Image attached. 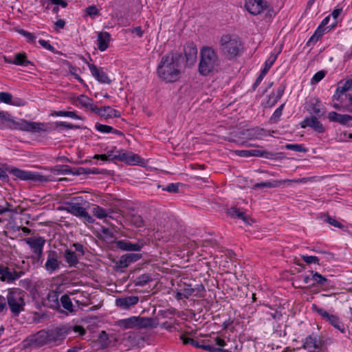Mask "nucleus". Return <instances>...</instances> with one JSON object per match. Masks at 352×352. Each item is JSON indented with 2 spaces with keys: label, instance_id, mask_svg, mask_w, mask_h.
<instances>
[{
  "label": "nucleus",
  "instance_id": "11",
  "mask_svg": "<svg viewBox=\"0 0 352 352\" xmlns=\"http://www.w3.org/2000/svg\"><path fill=\"white\" fill-rule=\"evenodd\" d=\"M50 334V341L51 344H58L64 339L66 336L69 333V328L67 325H61L55 328L48 329Z\"/></svg>",
  "mask_w": 352,
  "mask_h": 352
},
{
  "label": "nucleus",
  "instance_id": "6",
  "mask_svg": "<svg viewBox=\"0 0 352 352\" xmlns=\"http://www.w3.org/2000/svg\"><path fill=\"white\" fill-rule=\"evenodd\" d=\"M65 210L83 220L85 223H94V219L86 211V209L83 208L80 204L68 202L66 204Z\"/></svg>",
  "mask_w": 352,
  "mask_h": 352
},
{
  "label": "nucleus",
  "instance_id": "41",
  "mask_svg": "<svg viewBox=\"0 0 352 352\" xmlns=\"http://www.w3.org/2000/svg\"><path fill=\"white\" fill-rule=\"evenodd\" d=\"M130 222L136 228H141L144 226L142 217L139 214H131L130 217Z\"/></svg>",
  "mask_w": 352,
  "mask_h": 352
},
{
  "label": "nucleus",
  "instance_id": "16",
  "mask_svg": "<svg viewBox=\"0 0 352 352\" xmlns=\"http://www.w3.org/2000/svg\"><path fill=\"white\" fill-rule=\"evenodd\" d=\"M303 346L309 352H316L321 350L322 342L318 339L317 336L310 335L305 338Z\"/></svg>",
  "mask_w": 352,
  "mask_h": 352
},
{
  "label": "nucleus",
  "instance_id": "3",
  "mask_svg": "<svg viewBox=\"0 0 352 352\" xmlns=\"http://www.w3.org/2000/svg\"><path fill=\"white\" fill-rule=\"evenodd\" d=\"M26 293L20 288H10L8 289L6 301L8 306L14 316H19L25 311Z\"/></svg>",
  "mask_w": 352,
  "mask_h": 352
},
{
  "label": "nucleus",
  "instance_id": "29",
  "mask_svg": "<svg viewBox=\"0 0 352 352\" xmlns=\"http://www.w3.org/2000/svg\"><path fill=\"white\" fill-rule=\"evenodd\" d=\"M91 212L94 217L100 219H102L106 217H109L111 219L113 218V215H111V212L109 208H103L97 205H95L93 207Z\"/></svg>",
  "mask_w": 352,
  "mask_h": 352
},
{
  "label": "nucleus",
  "instance_id": "35",
  "mask_svg": "<svg viewBox=\"0 0 352 352\" xmlns=\"http://www.w3.org/2000/svg\"><path fill=\"white\" fill-rule=\"evenodd\" d=\"M327 321L336 329L339 330L342 333L346 332V328L344 323L336 315H331Z\"/></svg>",
  "mask_w": 352,
  "mask_h": 352
},
{
  "label": "nucleus",
  "instance_id": "19",
  "mask_svg": "<svg viewBox=\"0 0 352 352\" xmlns=\"http://www.w3.org/2000/svg\"><path fill=\"white\" fill-rule=\"evenodd\" d=\"M184 51L186 58V64L192 65L197 59V47L193 43H188L184 45Z\"/></svg>",
  "mask_w": 352,
  "mask_h": 352
},
{
  "label": "nucleus",
  "instance_id": "26",
  "mask_svg": "<svg viewBox=\"0 0 352 352\" xmlns=\"http://www.w3.org/2000/svg\"><path fill=\"white\" fill-rule=\"evenodd\" d=\"M111 35L107 32H100L98 34V48L100 51L103 52L109 47Z\"/></svg>",
  "mask_w": 352,
  "mask_h": 352
},
{
  "label": "nucleus",
  "instance_id": "46",
  "mask_svg": "<svg viewBox=\"0 0 352 352\" xmlns=\"http://www.w3.org/2000/svg\"><path fill=\"white\" fill-rule=\"evenodd\" d=\"M179 183H170V184H168L165 187H162V186L160 185H158V188H162L163 190H166L168 192H173V193H176L179 191Z\"/></svg>",
  "mask_w": 352,
  "mask_h": 352
},
{
  "label": "nucleus",
  "instance_id": "9",
  "mask_svg": "<svg viewBox=\"0 0 352 352\" xmlns=\"http://www.w3.org/2000/svg\"><path fill=\"white\" fill-rule=\"evenodd\" d=\"M24 241L34 254V256L32 257L37 261H40L42 258L43 250L45 243V239L41 236L29 237L24 239Z\"/></svg>",
  "mask_w": 352,
  "mask_h": 352
},
{
  "label": "nucleus",
  "instance_id": "22",
  "mask_svg": "<svg viewBox=\"0 0 352 352\" xmlns=\"http://www.w3.org/2000/svg\"><path fill=\"white\" fill-rule=\"evenodd\" d=\"M117 247L124 251H140L143 245V243H133L129 241L120 240L116 242Z\"/></svg>",
  "mask_w": 352,
  "mask_h": 352
},
{
  "label": "nucleus",
  "instance_id": "7",
  "mask_svg": "<svg viewBox=\"0 0 352 352\" xmlns=\"http://www.w3.org/2000/svg\"><path fill=\"white\" fill-rule=\"evenodd\" d=\"M8 170L16 177L24 181L31 180L40 182H46L50 181V179L47 177L35 172L23 170L16 168L8 169Z\"/></svg>",
  "mask_w": 352,
  "mask_h": 352
},
{
  "label": "nucleus",
  "instance_id": "56",
  "mask_svg": "<svg viewBox=\"0 0 352 352\" xmlns=\"http://www.w3.org/2000/svg\"><path fill=\"white\" fill-rule=\"evenodd\" d=\"M301 258L307 264L316 263L318 265H320V260L316 256L302 255Z\"/></svg>",
  "mask_w": 352,
  "mask_h": 352
},
{
  "label": "nucleus",
  "instance_id": "53",
  "mask_svg": "<svg viewBox=\"0 0 352 352\" xmlns=\"http://www.w3.org/2000/svg\"><path fill=\"white\" fill-rule=\"evenodd\" d=\"M326 72L321 70L316 72L311 80V83L312 85L316 84L319 82L325 76Z\"/></svg>",
  "mask_w": 352,
  "mask_h": 352
},
{
  "label": "nucleus",
  "instance_id": "40",
  "mask_svg": "<svg viewBox=\"0 0 352 352\" xmlns=\"http://www.w3.org/2000/svg\"><path fill=\"white\" fill-rule=\"evenodd\" d=\"M312 110L314 113L319 117L324 116L325 113L322 104L318 100H316L315 103H312Z\"/></svg>",
  "mask_w": 352,
  "mask_h": 352
},
{
  "label": "nucleus",
  "instance_id": "25",
  "mask_svg": "<svg viewBox=\"0 0 352 352\" xmlns=\"http://www.w3.org/2000/svg\"><path fill=\"white\" fill-rule=\"evenodd\" d=\"M63 257L69 267H75L79 263L77 254L70 249L67 248L64 251Z\"/></svg>",
  "mask_w": 352,
  "mask_h": 352
},
{
  "label": "nucleus",
  "instance_id": "2",
  "mask_svg": "<svg viewBox=\"0 0 352 352\" xmlns=\"http://www.w3.org/2000/svg\"><path fill=\"white\" fill-rule=\"evenodd\" d=\"M0 119L2 123L11 130H20L26 132L46 131L47 129L41 128L43 123L29 122L23 119H14L8 112L0 111Z\"/></svg>",
  "mask_w": 352,
  "mask_h": 352
},
{
  "label": "nucleus",
  "instance_id": "55",
  "mask_svg": "<svg viewBox=\"0 0 352 352\" xmlns=\"http://www.w3.org/2000/svg\"><path fill=\"white\" fill-rule=\"evenodd\" d=\"M312 308L314 311H316L320 316L322 317L326 321L330 318L331 314H329L326 310L322 308H319L316 305H314Z\"/></svg>",
  "mask_w": 352,
  "mask_h": 352
},
{
  "label": "nucleus",
  "instance_id": "20",
  "mask_svg": "<svg viewBox=\"0 0 352 352\" xmlns=\"http://www.w3.org/2000/svg\"><path fill=\"white\" fill-rule=\"evenodd\" d=\"M32 341L38 346L51 344V342L50 341V334L48 330L43 329L39 331L34 335Z\"/></svg>",
  "mask_w": 352,
  "mask_h": 352
},
{
  "label": "nucleus",
  "instance_id": "64",
  "mask_svg": "<svg viewBox=\"0 0 352 352\" xmlns=\"http://www.w3.org/2000/svg\"><path fill=\"white\" fill-rule=\"evenodd\" d=\"M284 106L285 104H282L275 110L272 115V119L276 120L281 116Z\"/></svg>",
  "mask_w": 352,
  "mask_h": 352
},
{
  "label": "nucleus",
  "instance_id": "1",
  "mask_svg": "<svg viewBox=\"0 0 352 352\" xmlns=\"http://www.w3.org/2000/svg\"><path fill=\"white\" fill-rule=\"evenodd\" d=\"M183 56L180 52L170 51L164 55L157 67V76L165 83H173L182 76Z\"/></svg>",
  "mask_w": 352,
  "mask_h": 352
},
{
  "label": "nucleus",
  "instance_id": "18",
  "mask_svg": "<svg viewBox=\"0 0 352 352\" xmlns=\"http://www.w3.org/2000/svg\"><path fill=\"white\" fill-rule=\"evenodd\" d=\"M43 305L48 308L59 310L60 300L58 298V294L54 291L50 292L45 300L43 302Z\"/></svg>",
  "mask_w": 352,
  "mask_h": 352
},
{
  "label": "nucleus",
  "instance_id": "42",
  "mask_svg": "<svg viewBox=\"0 0 352 352\" xmlns=\"http://www.w3.org/2000/svg\"><path fill=\"white\" fill-rule=\"evenodd\" d=\"M285 148L287 150H292L295 152H299V153L307 152V149L306 148H305L302 144H287L285 146Z\"/></svg>",
  "mask_w": 352,
  "mask_h": 352
},
{
  "label": "nucleus",
  "instance_id": "38",
  "mask_svg": "<svg viewBox=\"0 0 352 352\" xmlns=\"http://www.w3.org/2000/svg\"><path fill=\"white\" fill-rule=\"evenodd\" d=\"M62 307L69 313L74 311V306L71 299L67 294L63 295L60 298Z\"/></svg>",
  "mask_w": 352,
  "mask_h": 352
},
{
  "label": "nucleus",
  "instance_id": "28",
  "mask_svg": "<svg viewBox=\"0 0 352 352\" xmlns=\"http://www.w3.org/2000/svg\"><path fill=\"white\" fill-rule=\"evenodd\" d=\"M287 182V181H283L282 179V180H271V181H267V182H260V183L255 184L253 186L252 188L254 190H256V189L262 188H277L282 185H285Z\"/></svg>",
  "mask_w": 352,
  "mask_h": 352
},
{
  "label": "nucleus",
  "instance_id": "31",
  "mask_svg": "<svg viewBox=\"0 0 352 352\" xmlns=\"http://www.w3.org/2000/svg\"><path fill=\"white\" fill-rule=\"evenodd\" d=\"M53 130H68V129H82L79 125L72 124L71 123L67 122H56L51 124L50 128ZM84 129H87L86 127L83 128Z\"/></svg>",
  "mask_w": 352,
  "mask_h": 352
},
{
  "label": "nucleus",
  "instance_id": "51",
  "mask_svg": "<svg viewBox=\"0 0 352 352\" xmlns=\"http://www.w3.org/2000/svg\"><path fill=\"white\" fill-rule=\"evenodd\" d=\"M312 274V280H314L317 284L323 285L325 282H327V278L322 276L320 274L311 271Z\"/></svg>",
  "mask_w": 352,
  "mask_h": 352
},
{
  "label": "nucleus",
  "instance_id": "63",
  "mask_svg": "<svg viewBox=\"0 0 352 352\" xmlns=\"http://www.w3.org/2000/svg\"><path fill=\"white\" fill-rule=\"evenodd\" d=\"M38 43L45 49H46L50 52H54L55 48L49 43V41L43 40V39H40L38 41Z\"/></svg>",
  "mask_w": 352,
  "mask_h": 352
},
{
  "label": "nucleus",
  "instance_id": "54",
  "mask_svg": "<svg viewBox=\"0 0 352 352\" xmlns=\"http://www.w3.org/2000/svg\"><path fill=\"white\" fill-rule=\"evenodd\" d=\"M324 221L336 228H344V226L340 222H339L338 221L336 220L335 219L329 217V215L324 216Z\"/></svg>",
  "mask_w": 352,
  "mask_h": 352
},
{
  "label": "nucleus",
  "instance_id": "32",
  "mask_svg": "<svg viewBox=\"0 0 352 352\" xmlns=\"http://www.w3.org/2000/svg\"><path fill=\"white\" fill-rule=\"evenodd\" d=\"M228 214L232 217H238L241 219L246 224L250 225L252 221L243 211H241L236 207H232L228 210Z\"/></svg>",
  "mask_w": 352,
  "mask_h": 352
},
{
  "label": "nucleus",
  "instance_id": "13",
  "mask_svg": "<svg viewBox=\"0 0 352 352\" xmlns=\"http://www.w3.org/2000/svg\"><path fill=\"white\" fill-rule=\"evenodd\" d=\"M245 8L250 14L257 15L267 8V3L263 0H248Z\"/></svg>",
  "mask_w": 352,
  "mask_h": 352
},
{
  "label": "nucleus",
  "instance_id": "39",
  "mask_svg": "<svg viewBox=\"0 0 352 352\" xmlns=\"http://www.w3.org/2000/svg\"><path fill=\"white\" fill-rule=\"evenodd\" d=\"M152 280L153 278L151 274H144L134 280V284L135 286H144Z\"/></svg>",
  "mask_w": 352,
  "mask_h": 352
},
{
  "label": "nucleus",
  "instance_id": "62",
  "mask_svg": "<svg viewBox=\"0 0 352 352\" xmlns=\"http://www.w3.org/2000/svg\"><path fill=\"white\" fill-rule=\"evenodd\" d=\"M199 349H202L210 352H221V351H223L221 348H216L209 344H200Z\"/></svg>",
  "mask_w": 352,
  "mask_h": 352
},
{
  "label": "nucleus",
  "instance_id": "43",
  "mask_svg": "<svg viewBox=\"0 0 352 352\" xmlns=\"http://www.w3.org/2000/svg\"><path fill=\"white\" fill-rule=\"evenodd\" d=\"M94 128L99 132H120L117 129H113L111 126L100 123H96Z\"/></svg>",
  "mask_w": 352,
  "mask_h": 352
},
{
  "label": "nucleus",
  "instance_id": "45",
  "mask_svg": "<svg viewBox=\"0 0 352 352\" xmlns=\"http://www.w3.org/2000/svg\"><path fill=\"white\" fill-rule=\"evenodd\" d=\"M138 319L139 320L138 322L137 327L144 328L152 327V318L138 317Z\"/></svg>",
  "mask_w": 352,
  "mask_h": 352
},
{
  "label": "nucleus",
  "instance_id": "10",
  "mask_svg": "<svg viewBox=\"0 0 352 352\" xmlns=\"http://www.w3.org/2000/svg\"><path fill=\"white\" fill-rule=\"evenodd\" d=\"M118 156V157H117V161L124 162L129 166L139 165L144 166L145 165L144 160L142 159L138 154H135L132 152H126L120 149L119 150Z\"/></svg>",
  "mask_w": 352,
  "mask_h": 352
},
{
  "label": "nucleus",
  "instance_id": "58",
  "mask_svg": "<svg viewBox=\"0 0 352 352\" xmlns=\"http://www.w3.org/2000/svg\"><path fill=\"white\" fill-rule=\"evenodd\" d=\"M54 170L60 175H69L73 173V170L67 165L62 166L60 168H56Z\"/></svg>",
  "mask_w": 352,
  "mask_h": 352
},
{
  "label": "nucleus",
  "instance_id": "48",
  "mask_svg": "<svg viewBox=\"0 0 352 352\" xmlns=\"http://www.w3.org/2000/svg\"><path fill=\"white\" fill-rule=\"evenodd\" d=\"M180 339L184 344H190L196 348H199L200 344L199 342L191 338H188L185 335H182L180 336Z\"/></svg>",
  "mask_w": 352,
  "mask_h": 352
},
{
  "label": "nucleus",
  "instance_id": "4",
  "mask_svg": "<svg viewBox=\"0 0 352 352\" xmlns=\"http://www.w3.org/2000/svg\"><path fill=\"white\" fill-rule=\"evenodd\" d=\"M217 65V56L210 47H203L200 52L199 72L201 76H206L212 72Z\"/></svg>",
  "mask_w": 352,
  "mask_h": 352
},
{
  "label": "nucleus",
  "instance_id": "33",
  "mask_svg": "<svg viewBox=\"0 0 352 352\" xmlns=\"http://www.w3.org/2000/svg\"><path fill=\"white\" fill-rule=\"evenodd\" d=\"M76 102H78L82 107L90 110L91 112L93 111V109L96 107L93 103V100L83 94L77 97Z\"/></svg>",
  "mask_w": 352,
  "mask_h": 352
},
{
  "label": "nucleus",
  "instance_id": "21",
  "mask_svg": "<svg viewBox=\"0 0 352 352\" xmlns=\"http://www.w3.org/2000/svg\"><path fill=\"white\" fill-rule=\"evenodd\" d=\"M92 112L105 119L118 116V111L109 106H104L100 108L96 106L94 109H93Z\"/></svg>",
  "mask_w": 352,
  "mask_h": 352
},
{
  "label": "nucleus",
  "instance_id": "60",
  "mask_svg": "<svg viewBox=\"0 0 352 352\" xmlns=\"http://www.w3.org/2000/svg\"><path fill=\"white\" fill-rule=\"evenodd\" d=\"M335 139L338 142H346L352 139V133H336Z\"/></svg>",
  "mask_w": 352,
  "mask_h": 352
},
{
  "label": "nucleus",
  "instance_id": "37",
  "mask_svg": "<svg viewBox=\"0 0 352 352\" xmlns=\"http://www.w3.org/2000/svg\"><path fill=\"white\" fill-rule=\"evenodd\" d=\"M124 204L122 200H116L111 203L108 208L111 212V215L114 213L122 214V208L124 207Z\"/></svg>",
  "mask_w": 352,
  "mask_h": 352
},
{
  "label": "nucleus",
  "instance_id": "8",
  "mask_svg": "<svg viewBox=\"0 0 352 352\" xmlns=\"http://www.w3.org/2000/svg\"><path fill=\"white\" fill-rule=\"evenodd\" d=\"M23 270H16L14 267L0 264V280L3 282L12 283L24 275Z\"/></svg>",
  "mask_w": 352,
  "mask_h": 352
},
{
  "label": "nucleus",
  "instance_id": "36",
  "mask_svg": "<svg viewBox=\"0 0 352 352\" xmlns=\"http://www.w3.org/2000/svg\"><path fill=\"white\" fill-rule=\"evenodd\" d=\"M138 320V317L132 316L126 319L120 320L118 322L120 327H124L126 329H131L137 327Z\"/></svg>",
  "mask_w": 352,
  "mask_h": 352
},
{
  "label": "nucleus",
  "instance_id": "27",
  "mask_svg": "<svg viewBox=\"0 0 352 352\" xmlns=\"http://www.w3.org/2000/svg\"><path fill=\"white\" fill-rule=\"evenodd\" d=\"M120 149L113 147L111 149H106V153L102 155H96L94 159H100L103 161H117V157Z\"/></svg>",
  "mask_w": 352,
  "mask_h": 352
},
{
  "label": "nucleus",
  "instance_id": "34",
  "mask_svg": "<svg viewBox=\"0 0 352 352\" xmlns=\"http://www.w3.org/2000/svg\"><path fill=\"white\" fill-rule=\"evenodd\" d=\"M14 64L23 67H28V65H33L32 63L28 60L27 56L24 53H17L14 55L13 59Z\"/></svg>",
  "mask_w": 352,
  "mask_h": 352
},
{
  "label": "nucleus",
  "instance_id": "61",
  "mask_svg": "<svg viewBox=\"0 0 352 352\" xmlns=\"http://www.w3.org/2000/svg\"><path fill=\"white\" fill-rule=\"evenodd\" d=\"M239 133H235V135L233 136V138H226V140H228L230 142H233L234 143H236L238 144L241 145H245L247 144V142L243 141L241 138L238 135Z\"/></svg>",
  "mask_w": 352,
  "mask_h": 352
},
{
  "label": "nucleus",
  "instance_id": "23",
  "mask_svg": "<svg viewBox=\"0 0 352 352\" xmlns=\"http://www.w3.org/2000/svg\"><path fill=\"white\" fill-rule=\"evenodd\" d=\"M328 118L331 122H338L343 125H348L352 121V116L346 114H340L331 111L328 115Z\"/></svg>",
  "mask_w": 352,
  "mask_h": 352
},
{
  "label": "nucleus",
  "instance_id": "14",
  "mask_svg": "<svg viewBox=\"0 0 352 352\" xmlns=\"http://www.w3.org/2000/svg\"><path fill=\"white\" fill-rule=\"evenodd\" d=\"M91 75L100 83L111 84V80L107 74L103 71L102 68L98 67L94 64L88 63Z\"/></svg>",
  "mask_w": 352,
  "mask_h": 352
},
{
  "label": "nucleus",
  "instance_id": "59",
  "mask_svg": "<svg viewBox=\"0 0 352 352\" xmlns=\"http://www.w3.org/2000/svg\"><path fill=\"white\" fill-rule=\"evenodd\" d=\"M180 290L182 292L184 298H188L195 292V289L189 285H185L184 288Z\"/></svg>",
  "mask_w": 352,
  "mask_h": 352
},
{
  "label": "nucleus",
  "instance_id": "57",
  "mask_svg": "<svg viewBox=\"0 0 352 352\" xmlns=\"http://www.w3.org/2000/svg\"><path fill=\"white\" fill-rule=\"evenodd\" d=\"M12 96L8 92H0V102L9 104L12 103Z\"/></svg>",
  "mask_w": 352,
  "mask_h": 352
},
{
  "label": "nucleus",
  "instance_id": "47",
  "mask_svg": "<svg viewBox=\"0 0 352 352\" xmlns=\"http://www.w3.org/2000/svg\"><path fill=\"white\" fill-rule=\"evenodd\" d=\"M283 153H272L267 151H263L262 157L271 160H277L281 158Z\"/></svg>",
  "mask_w": 352,
  "mask_h": 352
},
{
  "label": "nucleus",
  "instance_id": "12",
  "mask_svg": "<svg viewBox=\"0 0 352 352\" xmlns=\"http://www.w3.org/2000/svg\"><path fill=\"white\" fill-rule=\"evenodd\" d=\"M60 264L57 252L52 250L47 251V258L45 263L46 271L52 274L60 269Z\"/></svg>",
  "mask_w": 352,
  "mask_h": 352
},
{
  "label": "nucleus",
  "instance_id": "44",
  "mask_svg": "<svg viewBox=\"0 0 352 352\" xmlns=\"http://www.w3.org/2000/svg\"><path fill=\"white\" fill-rule=\"evenodd\" d=\"M352 88V78L347 79L342 85H339L337 87V91L340 94H344Z\"/></svg>",
  "mask_w": 352,
  "mask_h": 352
},
{
  "label": "nucleus",
  "instance_id": "52",
  "mask_svg": "<svg viewBox=\"0 0 352 352\" xmlns=\"http://www.w3.org/2000/svg\"><path fill=\"white\" fill-rule=\"evenodd\" d=\"M67 327L69 328V333L73 331L75 333H78L79 336H83L85 334L86 331L85 329L80 325H74L71 326L69 324H66Z\"/></svg>",
  "mask_w": 352,
  "mask_h": 352
},
{
  "label": "nucleus",
  "instance_id": "17",
  "mask_svg": "<svg viewBox=\"0 0 352 352\" xmlns=\"http://www.w3.org/2000/svg\"><path fill=\"white\" fill-rule=\"evenodd\" d=\"M141 258L140 254L128 253L122 255L117 262V265L120 268H125L131 263L136 262Z\"/></svg>",
  "mask_w": 352,
  "mask_h": 352
},
{
  "label": "nucleus",
  "instance_id": "15",
  "mask_svg": "<svg viewBox=\"0 0 352 352\" xmlns=\"http://www.w3.org/2000/svg\"><path fill=\"white\" fill-rule=\"evenodd\" d=\"M139 302V298L136 296H129L120 297L116 300V305L124 310L129 309L131 307L137 305Z\"/></svg>",
  "mask_w": 352,
  "mask_h": 352
},
{
  "label": "nucleus",
  "instance_id": "24",
  "mask_svg": "<svg viewBox=\"0 0 352 352\" xmlns=\"http://www.w3.org/2000/svg\"><path fill=\"white\" fill-rule=\"evenodd\" d=\"M300 125L302 128L310 126L318 132H322L323 131L322 124L315 116H311L309 118H305L302 122H301Z\"/></svg>",
  "mask_w": 352,
  "mask_h": 352
},
{
  "label": "nucleus",
  "instance_id": "5",
  "mask_svg": "<svg viewBox=\"0 0 352 352\" xmlns=\"http://www.w3.org/2000/svg\"><path fill=\"white\" fill-rule=\"evenodd\" d=\"M220 46L222 52L232 58L238 55L241 43L239 37L226 34L221 36Z\"/></svg>",
  "mask_w": 352,
  "mask_h": 352
},
{
  "label": "nucleus",
  "instance_id": "30",
  "mask_svg": "<svg viewBox=\"0 0 352 352\" xmlns=\"http://www.w3.org/2000/svg\"><path fill=\"white\" fill-rule=\"evenodd\" d=\"M43 133H22L23 136L19 137V140L23 142H31V141L44 142L45 138Z\"/></svg>",
  "mask_w": 352,
  "mask_h": 352
},
{
  "label": "nucleus",
  "instance_id": "49",
  "mask_svg": "<svg viewBox=\"0 0 352 352\" xmlns=\"http://www.w3.org/2000/svg\"><path fill=\"white\" fill-rule=\"evenodd\" d=\"M85 13H86L87 16H91V17H94L96 16H99L100 15L99 10L94 5L88 6L85 9Z\"/></svg>",
  "mask_w": 352,
  "mask_h": 352
},
{
  "label": "nucleus",
  "instance_id": "50",
  "mask_svg": "<svg viewBox=\"0 0 352 352\" xmlns=\"http://www.w3.org/2000/svg\"><path fill=\"white\" fill-rule=\"evenodd\" d=\"M17 32L22 36L26 38L28 42L34 43L36 36L31 32H29L23 29L18 30Z\"/></svg>",
  "mask_w": 352,
  "mask_h": 352
}]
</instances>
